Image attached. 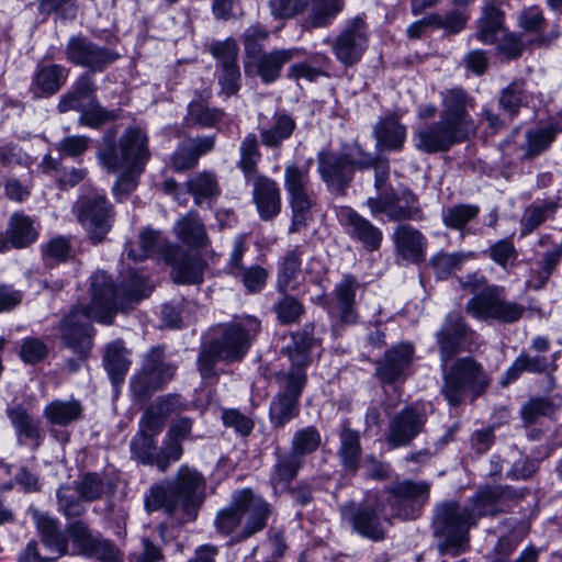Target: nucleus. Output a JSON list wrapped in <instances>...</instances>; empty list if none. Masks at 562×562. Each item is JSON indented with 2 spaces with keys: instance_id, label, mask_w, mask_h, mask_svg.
Instances as JSON below:
<instances>
[{
  "instance_id": "obj_1",
  "label": "nucleus",
  "mask_w": 562,
  "mask_h": 562,
  "mask_svg": "<svg viewBox=\"0 0 562 562\" xmlns=\"http://www.w3.org/2000/svg\"><path fill=\"white\" fill-rule=\"evenodd\" d=\"M518 496L509 486H487L476 492L469 505L456 502L437 506L432 528L437 551L441 555L459 557L470 550V529L485 516H494L507 509L508 503Z\"/></svg>"
},
{
  "instance_id": "obj_2",
  "label": "nucleus",
  "mask_w": 562,
  "mask_h": 562,
  "mask_svg": "<svg viewBox=\"0 0 562 562\" xmlns=\"http://www.w3.org/2000/svg\"><path fill=\"white\" fill-rule=\"evenodd\" d=\"M471 331L462 316L448 314L436 333L441 368L445 370L441 393L451 406L460 405L467 392L473 397L481 395L488 385V378L482 366L472 357L457 359L448 369V362L460 351V345Z\"/></svg>"
},
{
  "instance_id": "obj_3",
  "label": "nucleus",
  "mask_w": 562,
  "mask_h": 562,
  "mask_svg": "<svg viewBox=\"0 0 562 562\" xmlns=\"http://www.w3.org/2000/svg\"><path fill=\"white\" fill-rule=\"evenodd\" d=\"M91 293V303L74 310L60 325L65 345L80 357H86L92 346V328L89 321L111 324L120 306V294L111 278L104 272L92 276Z\"/></svg>"
},
{
  "instance_id": "obj_4",
  "label": "nucleus",
  "mask_w": 562,
  "mask_h": 562,
  "mask_svg": "<svg viewBox=\"0 0 562 562\" xmlns=\"http://www.w3.org/2000/svg\"><path fill=\"white\" fill-rule=\"evenodd\" d=\"M205 481L201 473L187 465H182L175 481L166 485H156L150 488L145 497L147 512L165 509L169 515H175L178 509L183 513L182 520H192L203 502Z\"/></svg>"
},
{
  "instance_id": "obj_5",
  "label": "nucleus",
  "mask_w": 562,
  "mask_h": 562,
  "mask_svg": "<svg viewBox=\"0 0 562 562\" xmlns=\"http://www.w3.org/2000/svg\"><path fill=\"white\" fill-rule=\"evenodd\" d=\"M462 286L473 293L465 305V312L480 321L512 324L518 322L526 311L524 305L506 300L504 288L488 284L483 276H468Z\"/></svg>"
},
{
  "instance_id": "obj_6",
  "label": "nucleus",
  "mask_w": 562,
  "mask_h": 562,
  "mask_svg": "<svg viewBox=\"0 0 562 562\" xmlns=\"http://www.w3.org/2000/svg\"><path fill=\"white\" fill-rule=\"evenodd\" d=\"M97 156L100 165L110 172L130 170L140 175L150 158L147 134L139 127H128L119 145L113 134H105Z\"/></svg>"
},
{
  "instance_id": "obj_7",
  "label": "nucleus",
  "mask_w": 562,
  "mask_h": 562,
  "mask_svg": "<svg viewBox=\"0 0 562 562\" xmlns=\"http://www.w3.org/2000/svg\"><path fill=\"white\" fill-rule=\"evenodd\" d=\"M311 161L290 164L284 169V187L290 196L293 212L291 232H297L306 224V215L313 201L308 192Z\"/></svg>"
},
{
  "instance_id": "obj_8",
  "label": "nucleus",
  "mask_w": 562,
  "mask_h": 562,
  "mask_svg": "<svg viewBox=\"0 0 562 562\" xmlns=\"http://www.w3.org/2000/svg\"><path fill=\"white\" fill-rule=\"evenodd\" d=\"M175 369L164 361L162 350L153 348L144 358L143 367L131 381V391L142 401L172 379Z\"/></svg>"
},
{
  "instance_id": "obj_9",
  "label": "nucleus",
  "mask_w": 562,
  "mask_h": 562,
  "mask_svg": "<svg viewBox=\"0 0 562 562\" xmlns=\"http://www.w3.org/2000/svg\"><path fill=\"white\" fill-rule=\"evenodd\" d=\"M367 204L373 216L384 214L393 222L425 218L417 195L409 190H404L400 194L380 193L376 198H369Z\"/></svg>"
},
{
  "instance_id": "obj_10",
  "label": "nucleus",
  "mask_w": 562,
  "mask_h": 562,
  "mask_svg": "<svg viewBox=\"0 0 562 562\" xmlns=\"http://www.w3.org/2000/svg\"><path fill=\"white\" fill-rule=\"evenodd\" d=\"M430 485L427 482L402 481L390 486L387 503L393 515L402 519H415L429 498Z\"/></svg>"
},
{
  "instance_id": "obj_11",
  "label": "nucleus",
  "mask_w": 562,
  "mask_h": 562,
  "mask_svg": "<svg viewBox=\"0 0 562 562\" xmlns=\"http://www.w3.org/2000/svg\"><path fill=\"white\" fill-rule=\"evenodd\" d=\"M77 217L93 243H100L112 226V209L100 194L83 198L77 203Z\"/></svg>"
},
{
  "instance_id": "obj_12",
  "label": "nucleus",
  "mask_w": 562,
  "mask_h": 562,
  "mask_svg": "<svg viewBox=\"0 0 562 562\" xmlns=\"http://www.w3.org/2000/svg\"><path fill=\"white\" fill-rule=\"evenodd\" d=\"M369 41L368 25L366 21L356 16L347 22L333 44L336 58L345 66L357 64Z\"/></svg>"
},
{
  "instance_id": "obj_13",
  "label": "nucleus",
  "mask_w": 562,
  "mask_h": 562,
  "mask_svg": "<svg viewBox=\"0 0 562 562\" xmlns=\"http://www.w3.org/2000/svg\"><path fill=\"white\" fill-rule=\"evenodd\" d=\"M65 55L69 63L92 71H102L117 58L114 52L94 44L82 35H75L68 40Z\"/></svg>"
},
{
  "instance_id": "obj_14",
  "label": "nucleus",
  "mask_w": 562,
  "mask_h": 562,
  "mask_svg": "<svg viewBox=\"0 0 562 562\" xmlns=\"http://www.w3.org/2000/svg\"><path fill=\"white\" fill-rule=\"evenodd\" d=\"M471 99L461 89H451L442 94L440 120L468 139L475 133V124L468 108Z\"/></svg>"
},
{
  "instance_id": "obj_15",
  "label": "nucleus",
  "mask_w": 562,
  "mask_h": 562,
  "mask_svg": "<svg viewBox=\"0 0 562 562\" xmlns=\"http://www.w3.org/2000/svg\"><path fill=\"white\" fill-rule=\"evenodd\" d=\"M234 504L241 510V518L245 519L239 539H247L267 526V519L271 513L270 506L250 488L235 492Z\"/></svg>"
},
{
  "instance_id": "obj_16",
  "label": "nucleus",
  "mask_w": 562,
  "mask_h": 562,
  "mask_svg": "<svg viewBox=\"0 0 562 562\" xmlns=\"http://www.w3.org/2000/svg\"><path fill=\"white\" fill-rule=\"evenodd\" d=\"M427 420L423 407L411 405L397 413L390 422L386 440L393 447L409 445L423 430Z\"/></svg>"
},
{
  "instance_id": "obj_17",
  "label": "nucleus",
  "mask_w": 562,
  "mask_h": 562,
  "mask_svg": "<svg viewBox=\"0 0 562 562\" xmlns=\"http://www.w3.org/2000/svg\"><path fill=\"white\" fill-rule=\"evenodd\" d=\"M317 170L322 180L335 193H344L350 184L353 172L344 154L321 151L317 156Z\"/></svg>"
},
{
  "instance_id": "obj_18",
  "label": "nucleus",
  "mask_w": 562,
  "mask_h": 562,
  "mask_svg": "<svg viewBox=\"0 0 562 562\" xmlns=\"http://www.w3.org/2000/svg\"><path fill=\"white\" fill-rule=\"evenodd\" d=\"M340 514L342 519L349 522L352 529L360 536L374 541L384 539L385 531L375 508L352 502L342 505L340 507Z\"/></svg>"
},
{
  "instance_id": "obj_19",
  "label": "nucleus",
  "mask_w": 562,
  "mask_h": 562,
  "mask_svg": "<svg viewBox=\"0 0 562 562\" xmlns=\"http://www.w3.org/2000/svg\"><path fill=\"white\" fill-rule=\"evenodd\" d=\"M467 140L443 121L420 127L415 133V146L427 154L446 151L454 144Z\"/></svg>"
},
{
  "instance_id": "obj_20",
  "label": "nucleus",
  "mask_w": 562,
  "mask_h": 562,
  "mask_svg": "<svg viewBox=\"0 0 562 562\" xmlns=\"http://www.w3.org/2000/svg\"><path fill=\"white\" fill-rule=\"evenodd\" d=\"M338 221L346 227L348 234L359 240L366 249L376 250L382 241V232L369 220L359 215L351 207L342 206L337 212Z\"/></svg>"
},
{
  "instance_id": "obj_21",
  "label": "nucleus",
  "mask_w": 562,
  "mask_h": 562,
  "mask_svg": "<svg viewBox=\"0 0 562 562\" xmlns=\"http://www.w3.org/2000/svg\"><path fill=\"white\" fill-rule=\"evenodd\" d=\"M212 54L220 59L222 72L218 81L222 92L233 95L239 90L240 72L236 64L238 46L234 41L218 42L211 46Z\"/></svg>"
},
{
  "instance_id": "obj_22",
  "label": "nucleus",
  "mask_w": 562,
  "mask_h": 562,
  "mask_svg": "<svg viewBox=\"0 0 562 562\" xmlns=\"http://www.w3.org/2000/svg\"><path fill=\"white\" fill-rule=\"evenodd\" d=\"M414 356V347L411 344H400L387 350L381 361L378 362L376 373L386 383H394L405 378V372L411 366Z\"/></svg>"
},
{
  "instance_id": "obj_23",
  "label": "nucleus",
  "mask_w": 562,
  "mask_h": 562,
  "mask_svg": "<svg viewBox=\"0 0 562 562\" xmlns=\"http://www.w3.org/2000/svg\"><path fill=\"white\" fill-rule=\"evenodd\" d=\"M301 54L299 48L274 49L260 55L255 61H247L246 72L250 74L252 69L266 83L276 81L280 77L284 64Z\"/></svg>"
},
{
  "instance_id": "obj_24",
  "label": "nucleus",
  "mask_w": 562,
  "mask_h": 562,
  "mask_svg": "<svg viewBox=\"0 0 562 562\" xmlns=\"http://www.w3.org/2000/svg\"><path fill=\"white\" fill-rule=\"evenodd\" d=\"M359 284L357 280L347 274L335 286L334 302L328 306V312L339 318L342 324H353L357 322L356 292Z\"/></svg>"
},
{
  "instance_id": "obj_25",
  "label": "nucleus",
  "mask_w": 562,
  "mask_h": 562,
  "mask_svg": "<svg viewBox=\"0 0 562 562\" xmlns=\"http://www.w3.org/2000/svg\"><path fill=\"white\" fill-rule=\"evenodd\" d=\"M29 513L41 535L45 548L57 558L67 553L68 541L60 530L58 521L47 513L30 508Z\"/></svg>"
},
{
  "instance_id": "obj_26",
  "label": "nucleus",
  "mask_w": 562,
  "mask_h": 562,
  "mask_svg": "<svg viewBox=\"0 0 562 562\" xmlns=\"http://www.w3.org/2000/svg\"><path fill=\"white\" fill-rule=\"evenodd\" d=\"M68 70L57 64L40 65L34 71L30 91L34 98H47L65 85Z\"/></svg>"
},
{
  "instance_id": "obj_27",
  "label": "nucleus",
  "mask_w": 562,
  "mask_h": 562,
  "mask_svg": "<svg viewBox=\"0 0 562 562\" xmlns=\"http://www.w3.org/2000/svg\"><path fill=\"white\" fill-rule=\"evenodd\" d=\"M476 38L483 44H496L505 29V13L494 2L484 0L481 16L476 21Z\"/></svg>"
},
{
  "instance_id": "obj_28",
  "label": "nucleus",
  "mask_w": 562,
  "mask_h": 562,
  "mask_svg": "<svg viewBox=\"0 0 562 562\" xmlns=\"http://www.w3.org/2000/svg\"><path fill=\"white\" fill-rule=\"evenodd\" d=\"M560 132H562V122L559 121L527 130L521 145L524 158L532 159L548 150Z\"/></svg>"
},
{
  "instance_id": "obj_29",
  "label": "nucleus",
  "mask_w": 562,
  "mask_h": 562,
  "mask_svg": "<svg viewBox=\"0 0 562 562\" xmlns=\"http://www.w3.org/2000/svg\"><path fill=\"white\" fill-rule=\"evenodd\" d=\"M397 252L411 262L424 260L427 240L425 236L411 225H398L393 233Z\"/></svg>"
},
{
  "instance_id": "obj_30",
  "label": "nucleus",
  "mask_w": 562,
  "mask_h": 562,
  "mask_svg": "<svg viewBox=\"0 0 562 562\" xmlns=\"http://www.w3.org/2000/svg\"><path fill=\"white\" fill-rule=\"evenodd\" d=\"M254 200L262 220H271L281 210V194L278 183L265 176L254 182Z\"/></svg>"
},
{
  "instance_id": "obj_31",
  "label": "nucleus",
  "mask_w": 562,
  "mask_h": 562,
  "mask_svg": "<svg viewBox=\"0 0 562 562\" xmlns=\"http://www.w3.org/2000/svg\"><path fill=\"white\" fill-rule=\"evenodd\" d=\"M560 352L557 351L550 358L541 355L521 352L506 371L507 382L515 381L522 372L533 374H551L558 366Z\"/></svg>"
},
{
  "instance_id": "obj_32",
  "label": "nucleus",
  "mask_w": 562,
  "mask_h": 562,
  "mask_svg": "<svg viewBox=\"0 0 562 562\" xmlns=\"http://www.w3.org/2000/svg\"><path fill=\"white\" fill-rule=\"evenodd\" d=\"M214 137H198L183 140L172 156V167L177 171L193 168L200 156L209 153L214 147Z\"/></svg>"
},
{
  "instance_id": "obj_33",
  "label": "nucleus",
  "mask_w": 562,
  "mask_h": 562,
  "mask_svg": "<svg viewBox=\"0 0 562 562\" xmlns=\"http://www.w3.org/2000/svg\"><path fill=\"white\" fill-rule=\"evenodd\" d=\"M7 414L15 430L18 442L20 445L31 443L34 448H37L42 439L38 422L34 420L27 411L20 405L8 408Z\"/></svg>"
},
{
  "instance_id": "obj_34",
  "label": "nucleus",
  "mask_w": 562,
  "mask_h": 562,
  "mask_svg": "<svg viewBox=\"0 0 562 562\" xmlns=\"http://www.w3.org/2000/svg\"><path fill=\"white\" fill-rule=\"evenodd\" d=\"M95 86L89 75H82L72 86L71 90L59 99L57 110L59 113L68 111H80L85 108L86 101L91 103L95 99Z\"/></svg>"
},
{
  "instance_id": "obj_35",
  "label": "nucleus",
  "mask_w": 562,
  "mask_h": 562,
  "mask_svg": "<svg viewBox=\"0 0 562 562\" xmlns=\"http://www.w3.org/2000/svg\"><path fill=\"white\" fill-rule=\"evenodd\" d=\"M274 457L276 463L270 474V482L276 490L285 488L297 475L303 460L291 450L283 451L281 448H276Z\"/></svg>"
},
{
  "instance_id": "obj_36",
  "label": "nucleus",
  "mask_w": 562,
  "mask_h": 562,
  "mask_svg": "<svg viewBox=\"0 0 562 562\" xmlns=\"http://www.w3.org/2000/svg\"><path fill=\"white\" fill-rule=\"evenodd\" d=\"M258 328L259 323L255 319H247L243 324H232L225 327L221 339L213 341L218 344L220 349H222L226 345V341H228L229 345L238 351V356L234 357V361L240 360L249 348L250 331H257Z\"/></svg>"
},
{
  "instance_id": "obj_37",
  "label": "nucleus",
  "mask_w": 562,
  "mask_h": 562,
  "mask_svg": "<svg viewBox=\"0 0 562 562\" xmlns=\"http://www.w3.org/2000/svg\"><path fill=\"white\" fill-rule=\"evenodd\" d=\"M83 407L77 400H55L44 409V416L53 425L68 426L81 418Z\"/></svg>"
},
{
  "instance_id": "obj_38",
  "label": "nucleus",
  "mask_w": 562,
  "mask_h": 562,
  "mask_svg": "<svg viewBox=\"0 0 562 562\" xmlns=\"http://www.w3.org/2000/svg\"><path fill=\"white\" fill-rule=\"evenodd\" d=\"M295 126V121L290 115L276 114L271 125L260 130L261 142L266 147L278 148L283 140L291 137Z\"/></svg>"
},
{
  "instance_id": "obj_39",
  "label": "nucleus",
  "mask_w": 562,
  "mask_h": 562,
  "mask_svg": "<svg viewBox=\"0 0 562 562\" xmlns=\"http://www.w3.org/2000/svg\"><path fill=\"white\" fill-rule=\"evenodd\" d=\"M8 235L11 246L20 249L35 243L38 237V231L35 228L31 217L15 213L10 218Z\"/></svg>"
},
{
  "instance_id": "obj_40",
  "label": "nucleus",
  "mask_w": 562,
  "mask_h": 562,
  "mask_svg": "<svg viewBox=\"0 0 562 562\" xmlns=\"http://www.w3.org/2000/svg\"><path fill=\"white\" fill-rule=\"evenodd\" d=\"M316 345L313 326H304L292 335V344L285 348V351L292 364L306 367L310 362V352Z\"/></svg>"
},
{
  "instance_id": "obj_41",
  "label": "nucleus",
  "mask_w": 562,
  "mask_h": 562,
  "mask_svg": "<svg viewBox=\"0 0 562 562\" xmlns=\"http://www.w3.org/2000/svg\"><path fill=\"white\" fill-rule=\"evenodd\" d=\"M238 356V351L226 341V345L220 349L218 344L211 341L202 348L198 363L199 370L203 379L214 376V366L220 360L234 361V357Z\"/></svg>"
},
{
  "instance_id": "obj_42",
  "label": "nucleus",
  "mask_w": 562,
  "mask_h": 562,
  "mask_svg": "<svg viewBox=\"0 0 562 562\" xmlns=\"http://www.w3.org/2000/svg\"><path fill=\"white\" fill-rule=\"evenodd\" d=\"M165 247V240L160 233L151 228H144L139 233L137 243L130 244L125 248L128 258L134 261L144 260L160 251Z\"/></svg>"
},
{
  "instance_id": "obj_43",
  "label": "nucleus",
  "mask_w": 562,
  "mask_h": 562,
  "mask_svg": "<svg viewBox=\"0 0 562 562\" xmlns=\"http://www.w3.org/2000/svg\"><path fill=\"white\" fill-rule=\"evenodd\" d=\"M173 231L179 239L190 246L201 247L207 241L204 225L195 213H188L181 217Z\"/></svg>"
},
{
  "instance_id": "obj_44",
  "label": "nucleus",
  "mask_w": 562,
  "mask_h": 562,
  "mask_svg": "<svg viewBox=\"0 0 562 562\" xmlns=\"http://www.w3.org/2000/svg\"><path fill=\"white\" fill-rule=\"evenodd\" d=\"M104 366L115 386L123 382L124 375L128 371L130 360L122 341H115L108 346L104 355Z\"/></svg>"
},
{
  "instance_id": "obj_45",
  "label": "nucleus",
  "mask_w": 562,
  "mask_h": 562,
  "mask_svg": "<svg viewBox=\"0 0 562 562\" xmlns=\"http://www.w3.org/2000/svg\"><path fill=\"white\" fill-rule=\"evenodd\" d=\"M205 265L201 258L187 255L173 265V280L178 283L193 284L203 281Z\"/></svg>"
},
{
  "instance_id": "obj_46",
  "label": "nucleus",
  "mask_w": 562,
  "mask_h": 562,
  "mask_svg": "<svg viewBox=\"0 0 562 562\" xmlns=\"http://www.w3.org/2000/svg\"><path fill=\"white\" fill-rule=\"evenodd\" d=\"M378 143L387 149H398L404 144L406 127L397 119L390 116L383 120L375 130Z\"/></svg>"
},
{
  "instance_id": "obj_47",
  "label": "nucleus",
  "mask_w": 562,
  "mask_h": 562,
  "mask_svg": "<svg viewBox=\"0 0 562 562\" xmlns=\"http://www.w3.org/2000/svg\"><path fill=\"white\" fill-rule=\"evenodd\" d=\"M361 453L359 432L351 430L346 424L340 432L339 456L346 469L356 471Z\"/></svg>"
},
{
  "instance_id": "obj_48",
  "label": "nucleus",
  "mask_w": 562,
  "mask_h": 562,
  "mask_svg": "<svg viewBox=\"0 0 562 562\" xmlns=\"http://www.w3.org/2000/svg\"><path fill=\"white\" fill-rule=\"evenodd\" d=\"M302 251L299 247L290 250L281 260L277 281V290L285 293L291 282L295 281L301 272Z\"/></svg>"
},
{
  "instance_id": "obj_49",
  "label": "nucleus",
  "mask_w": 562,
  "mask_h": 562,
  "mask_svg": "<svg viewBox=\"0 0 562 562\" xmlns=\"http://www.w3.org/2000/svg\"><path fill=\"white\" fill-rule=\"evenodd\" d=\"M345 0H312L308 23L313 27H324L344 9Z\"/></svg>"
},
{
  "instance_id": "obj_50",
  "label": "nucleus",
  "mask_w": 562,
  "mask_h": 562,
  "mask_svg": "<svg viewBox=\"0 0 562 562\" xmlns=\"http://www.w3.org/2000/svg\"><path fill=\"white\" fill-rule=\"evenodd\" d=\"M280 384V395L300 398L306 383L305 367L292 364L289 371H280L276 374Z\"/></svg>"
},
{
  "instance_id": "obj_51",
  "label": "nucleus",
  "mask_w": 562,
  "mask_h": 562,
  "mask_svg": "<svg viewBox=\"0 0 562 562\" xmlns=\"http://www.w3.org/2000/svg\"><path fill=\"white\" fill-rule=\"evenodd\" d=\"M480 207L474 204H456L442 211V222L446 227L463 231L467 225L476 218Z\"/></svg>"
},
{
  "instance_id": "obj_52",
  "label": "nucleus",
  "mask_w": 562,
  "mask_h": 562,
  "mask_svg": "<svg viewBox=\"0 0 562 562\" xmlns=\"http://www.w3.org/2000/svg\"><path fill=\"white\" fill-rule=\"evenodd\" d=\"M558 209L555 202L549 201L541 204H531L528 206L521 217V229L522 236H526L539 227L550 216H552Z\"/></svg>"
},
{
  "instance_id": "obj_53",
  "label": "nucleus",
  "mask_w": 562,
  "mask_h": 562,
  "mask_svg": "<svg viewBox=\"0 0 562 562\" xmlns=\"http://www.w3.org/2000/svg\"><path fill=\"white\" fill-rule=\"evenodd\" d=\"M155 437L156 435L138 429L130 443L133 458L143 464H155L157 456Z\"/></svg>"
},
{
  "instance_id": "obj_54",
  "label": "nucleus",
  "mask_w": 562,
  "mask_h": 562,
  "mask_svg": "<svg viewBox=\"0 0 562 562\" xmlns=\"http://www.w3.org/2000/svg\"><path fill=\"white\" fill-rule=\"evenodd\" d=\"M528 100L529 95L525 89V83L522 81H514L502 90L499 105L513 117L521 106L528 104Z\"/></svg>"
},
{
  "instance_id": "obj_55",
  "label": "nucleus",
  "mask_w": 562,
  "mask_h": 562,
  "mask_svg": "<svg viewBox=\"0 0 562 562\" xmlns=\"http://www.w3.org/2000/svg\"><path fill=\"white\" fill-rule=\"evenodd\" d=\"M299 414V398L280 395L270 405V418L276 427H283Z\"/></svg>"
},
{
  "instance_id": "obj_56",
  "label": "nucleus",
  "mask_w": 562,
  "mask_h": 562,
  "mask_svg": "<svg viewBox=\"0 0 562 562\" xmlns=\"http://www.w3.org/2000/svg\"><path fill=\"white\" fill-rule=\"evenodd\" d=\"M188 190L194 195L195 202L200 204L202 200L216 196L220 188L214 173L203 171L191 178L188 183Z\"/></svg>"
},
{
  "instance_id": "obj_57",
  "label": "nucleus",
  "mask_w": 562,
  "mask_h": 562,
  "mask_svg": "<svg viewBox=\"0 0 562 562\" xmlns=\"http://www.w3.org/2000/svg\"><path fill=\"white\" fill-rule=\"evenodd\" d=\"M223 116L222 110L210 109L204 101L194 100L189 104L187 120L190 124L213 127Z\"/></svg>"
},
{
  "instance_id": "obj_58",
  "label": "nucleus",
  "mask_w": 562,
  "mask_h": 562,
  "mask_svg": "<svg viewBox=\"0 0 562 562\" xmlns=\"http://www.w3.org/2000/svg\"><path fill=\"white\" fill-rule=\"evenodd\" d=\"M239 151V168L243 170L246 177L255 175L257 170V164L261 157L257 136L255 134H248L243 139Z\"/></svg>"
},
{
  "instance_id": "obj_59",
  "label": "nucleus",
  "mask_w": 562,
  "mask_h": 562,
  "mask_svg": "<svg viewBox=\"0 0 562 562\" xmlns=\"http://www.w3.org/2000/svg\"><path fill=\"white\" fill-rule=\"evenodd\" d=\"M321 445V435L315 427H306L297 430L291 442V451L302 460L305 454L317 450Z\"/></svg>"
},
{
  "instance_id": "obj_60",
  "label": "nucleus",
  "mask_w": 562,
  "mask_h": 562,
  "mask_svg": "<svg viewBox=\"0 0 562 562\" xmlns=\"http://www.w3.org/2000/svg\"><path fill=\"white\" fill-rule=\"evenodd\" d=\"M68 533L78 550L82 554H91L97 550L98 546L103 541L94 538L87 525L81 521H75L68 526Z\"/></svg>"
},
{
  "instance_id": "obj_61",
  "label": "nucleus",
  "mask_w": 562,
  "mask_h": 562,
  "mask_svg": "<svg viewBox=\"0 0 562 562\" xmlns=\"http://www.w3.org/2000/svg\"><path fill=\"white\" fill-rule=\"evenodd\" d=\"M282 294L283 297L274 306L277 317L284 325L294 324L304 314V305L286 292Z\"/></svg>"
},
{
  "instance_id": "obj_62",
  "label": "nucleus",
  "mask_w": 562,
  "mask_h": 562,
  "mask_svg": "<svg viewBox=\"0 0 562 562\" xmlns=\"http://www.w3.org/2000/svg\"><path fill=\"white\" fill-rule=\"evenodd\" d=\"M474 256L469 252H439L432 258V266L440 278H445L459 269L464 261Z\"/></svg>"
},
{
  "instance_id": "obj_63",
  "label": "nucleus",
  "mask_w": 562,
  "mask_h": 562,
  "mask_svg": "<svg viewBox=\"0 0 562 562\" xmlns=\"http://www.w3.org/2000/svg\"><path fill=\"white\" fill-rule=\"evenodd\" d=\"M562 260V241L553 245V247L546 251L540 261V270L535 271L537 283L533 285L536 289L542 288L551 274L553 273L555 267Z\"/></svg>"
},
{
  "instance_id": "obj_64",
  "label": "nucleus",
  "mask_w": 562,
  "mask_h": 562,
  "mask_svg": "<svg viewBox=\"0 0 562 562\" xmlns=\"http://www.w3.org/2000/svg\"><path fill=\"white\" fill-rule=\"evenodd\" d=\"M116 117L113 111H108L102 108L97 99L89 103V108L80 110V116L78 120L79 125L88 126L91 128H98L103 123L112 121Z\"/></svg>"
}]
</instances>
